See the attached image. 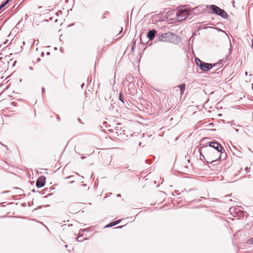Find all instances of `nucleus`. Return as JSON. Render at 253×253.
<instances>
[{"label": "nucleus", "instance_id": "obj_37", "mask_svg": "<svg viewBox=\"0 0 253 253\" xmlns=\"http://www.w3.org/2000/svg\"><path fill=\"white\" fill-rule=\"evenodd\" d=\"M80 236L78 237V238L77 239V241H79V242H81L82 240H80L79 239L80 238Z\"/></svg>", "mask_w": 253, "mask_h": 253}, {"label": "nucleus", "instance_id": "obj_1", "mask_svg": "<svg viewBox=\"0 0 253 253\" xmlns=\"http://www.w3.org/2000/svg\"><path fill=\"white\" fill-rule=\"evenodd\" d=\"M157 41L170 42L174 44L178 43L180 41V38L177 35L171 32H167L158 34Z\"/></svg>", "mask_w": 253, "mask_h": 253}, {"label": "nucleus", "instance_id": "obj_33", "mask_svg": "<svg viewBox=\"0 0 253 253\" xmlns=\"http://www.w3.org/2000/svg\"><path fill=\"white\" fill-rule=\"evenodd\" d=\"M123 28L121 27V30H120V32H119V34H120L123 32Z\"/></svg>", "mask_w": 253, "mask_h": 253}, {"label": "nucleus", "instance_id": "obj_21", "mask_svg": "<svg viewBox=\"0 0 253 253\" xmlns=\"http://www.w3.org/2000/svg\"><path fill=\"white\" fill-rule=\"evenodd\" d=\"M211 28H213V29H216V30H217L218 31H219V32H224L225 33V31H224L223 30L220 29V28H217V27H210Z\"/></svg>", "mask_w": 253, "mask_h": 253}, {"label": "nucleus", "instance_id": "obj_36", "mask_svg": "<svg viewBox=\"0 0 253 253\" xmlns=\"http://www.w3.org/2000/svg\"><path fill=\"white\" fill-rule=\"evenodd\" d=\"M22 206L23 207H26V203H22Z\"/></svg>", "mask_w": 253, "mask_h": 253}, {"label": "nucleus", "instance_id": "obj_34", "mask_svg": "<svg viewBox=\"0 0 253 253\" xmlns=\"http://www.w3.org/2000/svg\"><path fill=\"white\" fill-rule=\"evenodd\" d=\"M251 47L253 49V40L252 41V45H251Z\"/></svg>", "mask_w": 253, "mask_h": 253}, {"label": "nucleus", "instance_id": "obj_61", "mask_svg": "<svg viewBox=\"0 0 253 253\" xmlns=\"http://www.w3.org/2000/svg\"><path fill=\"white\" fill-rule=\"evenodd\" d=\"M44 198H47V196H44Z\"/></svg>", "mask_w": 253, "mask_h": 253}, {"label": "nucleus", "instance_id": "obj_54", "mask_svg": "<svg viewBox=\"0 0 253 253\" xmlns=\"http://www.w3.org/2000/svg\"><path fill=\"white\" fill-rule=\"evenodd\" d=\"M57 118L58 120H60V118H59V116H58Z\"/></svg>", "mask_w": 253, "mask_h": 253}, {"label": "nucleus", "instance_id": "obj_48", "mask_svg": "<svg viewBox=\"0 0 253 253\" xmlns=\"http://www.w3.org/2000/svg\"><path fill=\"white\" fill-rule=\"evenodd\" d=\"M7 192H8V191H3V192H2V193H7Z\"/></svg>", "mask_w": 253, "mask_h": 253}, {"label": "nucleus", "instance_id": "obj_12", "mask_svg": "<svg viewBox=\"0 0 253 253\" xmlns=\"http://www.w3.org/2000/svg\"><path fill=\"white\" fill-rule=\"evenodd\" d=\"M143 37H145V35L143 34H142V33L141 34L140 36H139L140 40V42L142 44H147L149 46L151 45L152 44V42H150L149 41H146V40H143Z\"/></svg>", "mask_w": 253, "mask_h": 253}, {"label": "nucleus", "instance_id": "obj_4", "mask_svg": "<svg viewBox=\"0 0 253 253\" xmlns=\"http://www.w3.org/2000/svg\"><path fill=\"white\" fill-rule=\"evenodd\" d=\"M189 15L190 11L186 5L180 7L176 12V17L179 22L186 20Z\"/></svg>", "mask_w": 253, "mask_h": 253}, {"label": "nucleus", "instance_id": "obj_52", "mask_svg": "<svg viewBox=\"0 0 253 253\" xmlns=\"http://www.w3.org/2000/svg\"><path fill=\"white\" fill-rule=\"evenodd\" d=\"M105 18V16L104 15L103 17H102V19H104Z\"/></svg>", "mask_w": 253, "mask_h": 253}, {"label": "nucleus", "instance_id": "obj_62", "mask_svg": "<svg viewBox=\"0 0 253 253\" xmlns=\"http://www.w3.org/2000/svg\"><path fill=\"white\" fill-rule=\"evenodd\" d=\"M41 208V207H39L38 209Z\"/></svg>", "mask_w": 253, "mask_h": 253}, {"label": "nucleus", "instance_id": "obj_41", "mask_svg": "<svg viewBox=\"0 0 253 253\" xmlns=\"http://www.w3.org/2000/svg\"><path fill=\"white\" fill-rule=\"evenodd\" d=\"M108 13V11L105 12L104 13V15H107V14Z\"/></svg>", "mask_w": 253, "mask_h": 253}, {"label": "nucleus", "instance_id": "obj_10", "mask_svg": "<svg viewBox=\"0 0 253 253\" xmlns=\"http://www.w3.org/2000/svg\"><path fill=\"white\" fill-rule=\"evenodd\" d=\"M214 144V145L213 144L211 148L214 150H216V153L218 154L219 153V152H221L222 151L224 150L223 147L217 141L215 140Z\"/></svg>", "mask_w": 253, "mask_h": 253}, {"label": "nucleus", "instance_id": "obj_60", "mask_svg": "<svg viewBox=\"0 0 253 253\" xmlns=\"http://www.w3.org/2000/svg\"><path fill=\"white\" fill-rule=\"evenodd\" d=\"M23 44H25V42H23Z\"/></svg>", "mask_w": 253, "mask_h": 253}, {"label": "nucleus", "instance_id": "obj_23", "mask_svg": "<svg viewBox=\"0 0 253 253\" xmlns=\"http://www.w3.org/2000/svg\"><path fill=\"white\" fill-rule=\"evenodd\" d=\"M136 41L133 42L131 49L133 50L135 47Z\"/></svg>", "mask_w": 253, "mask_h": 253}, {"label": "nucleus", "instance_id": "obj_3", "mask_svg": "<svg viewBox=\"0 0 253 253\" xmlns=\"http://www.w3.org/2000/svg\"><path fill=\"white\" fill-rule=\"evenodd\" d=\"M200 150L201 151H203V152L211 160L210 162L205 160V162L207 163H212L217 160L218 154L216 153V152H215V151L212 149V148L207 147H200Z\"/></svg>", "mask_w": 253, "mask_h": 253}, {"label": "nucleus", "instance_id": "obj_39", "mask_svg": "<svg viewBox=\"0 0 253 253\" xmlns=\"http://www.w3.org/2000/svg\"><path fill=\"white\" fill-rule=\"evenodd\" d=\"M204 197H201L200 198V200H198V201H201L202 199H204Z\"/></svg>", "mask_w": 253, "mask_h": 253}, {"label": "nucleus", "instance_id": "obj_49", "mask_svg": "<svg viewBox=\"0 0 253 253\" xmlns=\"http://www.w3.org/2000/svg\"><path fill=\"white\" fill-rule=\"evenodd\" d=\"M37 60H38V61H39L41 60V59L40 58H38Z\"/></svg>", "mask_w": 253, "mask_h": 253}, {"label": "nucleus", "instance_id": "obj_19", "mask_svg": "<svg viewBox=\"0 0 253 253\" xmlns=\"http://www.w3.org/2000/svg\"><path fill=\"white\" fill-rule=\"evenodd\" d=\"M247 243L249 245L253 244V237L250 238L247 241Z\"/></svg>", "mask_w": 253, "mask_h": 253}, {"label": "nucleus", "instance_id": "obj_29", "mask_svg": "<svg viewBox=\"0 0 253 253\" xmlns=\"http://www.w3.org/2000/svg\"><path fill=\"white\" fill-rule=\"evenodd\" d=\"M42 94H43L45 92V89L43 87H42Z\"/></svg>", "mask_w": 253, "mask_h": 253}, {"label": "nucleus", "instance_id": "obj_35", "mask_svg": "<svg viewBox=\"0 0 253 253\" xmlns=\"http://www.w3.org/2000/svg\"><path fill=\"white\" fill-rule=\"evenodd\" d=\"M72 176H72V175H71V176H68V177H66V179H69V178H71Z\"/></svg>", "mask_w": 253, "mask_h": 253}, {"label": "nucleus", "instance_id": "obj_24", "mask_svg": "<svg viewBox=\"0 0 253 253\" xmlns=\"http://www.w3.org/2000/svg\"><path fill=\"white\" fill-rule=\"evenodd\" d=\"M230 48L229 49V54H230V53H231V47H232V44H231V42H230Z\"/></svg>", "mask_w": 253, "mask_h": 253}, {"label": "nucleus", "instance_id": "obj_50", "mask_svg": "<svg viewBox=\"0 0 253 253\" xmlns=\"http://www.w3.org/2000/svg\"><path fill=\"white\" fill-rule=\"evenodd\" d=\"M50 54V52H47V55H49Z\"/></svg>", "mask_w": 253, "mask_h": 253}, {"label": "nucleus", "instance_id": "obj_57", "mask_svg": "<svg viewBox=\"0 0 253 253\" xmlns=\"http://www.w3.org/2000/svg\"><path fill=\"white\" fill-rule=\"evenodd\" d=\"M73 182H74V181H71V183H73Z\"/></svg>", "mask_w": 253, "mask_h": 253}, {"label": "nucleus", "instance_id": "obj_51", "mask_svg": "<svg viewBox=\"0 0 253 253\" xmlns=\"http://www.w3.org/2000/svg\"><path fill=\"white\" fill-rule=\"evenodd\" d=\"M43 55H44V53H43V52H42V56H43Z\"/></svg>", "mask_w": 253, "mask_h": 253}, {"label": "nucleus", "instance_id": "obj_5", "mask_svg": "<svg viewBox=\"0 0 253 253\" xmlns=\"http://www.w3.org/2000/svg\"><path fill=\"white\" fill-rule=\"evenodd\" d=\"M241 209H243L241 207H231L229 209V211L232 214L235 213V216L236 215L239 217L244 216L245 211L241 210Z\"/></svg>", "mask_w": 253, "mask_h": 253}, {"label": "nucleus", "instance_id": "obj_30", "mask_svg": "<svg viewBox=\"0 0 253 253\" xmlns=\"http://www.w3.org/2000/svg\"><path fill=\"white\" fill-rule=\"evenodd\" d=\"M145 162L148 164H150L151 163V161L149 160H146L145 161Z\"/></svg>", "mask_w": 253, "mask_h": 253}, {"label": "nucleus", "instance_id": "obj_18", "mask_svg": "<svg viewBox=\"0 0 253 253\" xmlns=\"http://www.w3.org/2000/svg\"><path fill=\"white\" fill-rule=\"evenodd\" d=\"M198 151L200 153V159L201 160H205V157L204 156V155L203 154V151H201L200 150V148H198Z\"/></svg>", "mask_w": 253, "mask_h": 253}, {"label": "nucleus", "instance_id": "obj_27", "mask_svg": "<svg viewBox=\"0 0 253 253\" xmlns=\"http://www.w3.org/2000/svg\"><path fill=\"white\" fill-rule=\"evenodd\" d=\"M116 129L117 130H121V129H122V128H121V127H120L119 126H117V127H116Z\"/></svg>", "mask_w": 253, "mask_h": 253}, {"label": "nucleus", "instance_id": "obj_15", "mask_svg": "<svg viewBox=\"0 0 253 253\" xmlns=\"http://www.w3.org/2000/svg\"><path fill=\"white\" fill-rule=\"evenodd\" d=\"M178 87L179 88L180 94L182 95L185 91L186 84H179Z\"/></svg>", "mask_w": 253, "mask_h": 253}, {"label": "nucleus", "instance_id": "obj_6", "mask_svg": "<svg viewBox=\"0 0 253 253\" xmlns=\"http://www.w3.org/2000/svg\"><path fill=\"white\" fill-rule=\"evenodd\" d=\"M128 83L127 86L125 87V89H127L128 93L132 96L135 95L137 92L136 87L134 84L132 82L128 81Z\"/></svg>", "mask_w": 253, "mask_h": 253}, {"label": "nucleus", "instance_id": "obj_20", "mask_svg": "<svg viewBox=\"0 0 253 253\" xmlns=\"http://www.w3.org/2000/svg\"><path fill=\"white\" fill-rule=\"evenodd\" d=\"M203 62V61H201L198 58H195V62H196V63L197 66H198V64H201V62Z\"/></svg>", "mask_w": 253, "mask_h": 253}, {"label": "nucleus", "instance_id": "obj_43", "mask_svg": "<svg viewBox=\"0 0 253 253\" xmlns=\"http://www.w3.org/2000/svg\"><path fill=\"white\" fill-rule=\"evenodd\" d=\"M84 83H83V84L81 85V87H82V88H83V87H84Z\"/></svg>", "mask_w": 253, "mask_h": 253}, {"label": "nucleus", "instance_id": "obj_46", "mask_svg": "<svg viewBox=\"0 0 253 253\" xmlns=\"http://www.w3.org/2000/svg\"><path fill=\"white\" fill-rule=\"evenodd\" d=\"M32 192H36V191H35V189H33V190H32Z\"/></svg>", "mask_w": 253, "mask_h": 253}, {"label": "nucleus", "instance_id": "obj_53", "mask_svg": "<svg viewBox=\"0 0 253 253\" xmlns=\"http://www.w3.org/2000/svg\"><path fill=\"white\" fill-rule=\"evenodd\" d=\"M252 88L253 89V84H252Z\"/></svg>", "mask_w": 253, "mask_h": 253}, {"label": "nucleus", "instance_id": "obj_31", "mask_svg": "<svg viewBox=\"0 0 253 253\" xmlns=\"http://www.w3.org/2000/svg\"><path fill=\"white\" fill-rule=\"evenodd\" d=\"M128 79L130 81V80H132V81H133V77H128Z\"/></svg>", "mask_w": 253, "mask_h": 253}, {"label": "nucleus", "instance_id": "obj_32", "mask_svg": "<svg viewBox=\"0 0 253 253\" xmlns=\"http://www.w3.org/2000/svg\"><path fill=\"white\" fill-rule=\"evenodd\" d=\"M78 122H79L80 123H82V124H83V123H82V120H81L80 119L78 118Z\"/></svg>", "mask_w": 253, "mask_h": 253}, {"label": "nucleus", "instance_id": "obj_47", "mask_svg": "<svg viewBox=\"0 0 253 253\" xmlns=\"http://www.w3.org/2000/svg\"><path fill=\"white\" fill-rule=\"evenodd\" d=\"M85 158V157L82 156V157H81V159H84V158Z\"/></svg>", "mask_w": 253, "mask_h": 253}, {"label": "nucleus", "instance_id": "obj_11", "mask_svg": "<svg viewBox=\"0 0 253 253\" xmlns=\"http://www.w3.org/2000/svg\"><path fill=\"white\" fill-rule=\"evenodd\" d=\"M220 154L217 155V160H224L227 157V154L225 151V150L222 151L221 152H219Z\"/></svg>", "mask_w": 253, "mask_h": 253}, {"label": "nucleus", "instance_id": "obj_45", "mask_svg": "<svg viewBox=\"0 0 253 253\" xmlns=\"http://www.w3.org/2000/svg\"><path fill=\"white\" fill-rule=\"evenodd\" d=\"M121 194H120L117 195V197H121Z\"/></svg>", "mask_w": 253, "mask_h": 253}, {"label": "nucleus", "instance_id": "obj_40", "mask_svg": "<svg viewBox=\"0 0 253 253\" xmlns=\"http://www.w3.org/2000/svg\"><path fill=\"white\" fill-rule=\"evenodd\" d=\"M0 143L2 145H3V146H4V147H6V148L7 147V146H6V145H4V144H3L1 143L0 142Z\"/></svg>", "mask_w": 253, "mask_h": 253}, {"label": "nucleus", "instance_id": "obj_17", "mask_svg": "<svg viewBox=\"0 0 253 253\" xmlns=\"http://www.w3.org/2000/svg\"><path fill=\"white\" fill-rule=\"evenodd\" d=\"M119 99L123 103H125V99L123 97V94L122 92H120L119 94Z\"/></svg>", "mask_w": 253, "mask_h": 253}, {"label": "nucleus", "instance_id": "obj_55", "mask_svg": "<svg viewBox=\"0 0 253 253\" xmlns=\"http://www.w3.org/2000/svg\"><path fill=\"white\" fill-rule=\"evenodd\" d=\"M16 63V61L15 60V61H14V65H15Z\"/></svg>", "mask_w": 253, "mask_h": 253}, {"label": "nucleus", "instance_id": "obj_44", "mask_svg": "<svg viewBox=\"0 0 253 253\" xmlns=\"http://www.w3.org/2000/svg\"><path fill=\"white\" fill-rule=\"evenodd\" d=\"M235 130L236 132H238L239 131V129H236V128H235Z\"/></svg>", "mask_w": 253, "mask_h": 253}, {"label": "nucleus", "instance_id": "obj_2", "mask_svg": "<svg viewBox=\"0 0 253 253\" xmlns=\"http://www.w3.org/2000/svg\"><path fill=\"white\" fill-rule=\"evenodd\" d=\"M207 8H210L211 9L208 12L209 14H214L225 19H227L228 17L227 13L224 9L220 8L216 5H207Z\"/></svg>", "mask_w": 253, "mask_h": 253}, {"label": "nucleus", "instance_id": "obj_7", "mask_svg": "<svg viewBox=\"0 0 253 253\" xmlns=\"http://www.w3.org/2000/svg\"><path fill=\"white\" fill-rule=\"evenodd\" d=\"M198 66L202 71L207 72L210 71L212 67L215 66V64H211L203 62H201V64H198Z\"/></svg>", "mask_w": 253, "mask_h": 253}, {"label": "nucleus", "instance_id": "obj_58", "mask_svg": "<svg viewBox=\"0 0 253 253\" xmlns=\"http://www.w3.org/2000/svg\"><path fill=\"white\" fill-rule=\"evenodd\" d=\"M11 103L14 104L15 102H13Z\"/></svg>", "mask_w": 253, "mask_h": 253}, {"label": "nucleus", "instance_id": "obj_26", "mask_svg": "<svg viewBox=\"0 0 253 253\" xmlns=\"http://www.w3.org/2000/svg\"><path fill=\"white\" fill-rule=\"evenodd\" d=\"M222 62H223L222 60H220L218 61V63H216V64H215V65H216V64H222Z\"/></svg>", "mask_w": 253, "mask_h": 253}, {"label": "nucleus", "instance_id": "obj_59", "mask_svg": "<svg viewBox=\"0 0 253 253\" xmlns=\"http://www.w3.org/2000/svg\"><path fill=\"white\" fill-rule=\"evenodd\" d=\"M121 125L120 124H117V125H118V126H119V125Z\"/></svg>", "mask_w": 253, "mask_h": 253}, {"label": "nucleus", "instance_id": "obj_38", "mask_svg": "<svg viewBox=\"0 0 253 253\" xmlns=\"http://www.w3.org/2000/svg\"><path fill=\"white\" fill-rule=\"evenodd\" d=\"M122 227H123V226H120L116 227V228H122Z\"/></svg>", "mask_w": 253, "mask_h": 253}, {"label": "nucleus", "instance_id": "obj_8", "mask_svg": "<svg viewBox=\"0 0 253 253\" xmlns=\"http://www.w3.org/2000/svg\"><path fill=\"white\" fill-rule=\"evenodd\" d=\"M46 177L43 176H40L36 181V187L37 188H42L43 187L45 184Z\"/></svg>", "mask_w": 253, "mask_h": 253}, {"label": "nucleus", "instance_id": "obj_13", "mask_svg": "<svg viewBox=\"0 0 253 253\" xmlns=\"http://www.w3.org/2000/svg\"><path fill=\"white\" fill-rule=\"evenodd\" d=\"M121 220H122L121 219H118L116 221L111 222L109 223V224H108L107 225H106L105 226V228L111 227L117 225V224H118L119 223H120L121 222Z\"/></svg>", "mask_w": 253, "mask_h": 253}, {"label": "nucleus", "instance_id": "obj_42", "mask_svg": "<svg viewBox=\"0 0 253 253\" xmlns=\"http://www.w3.org/2000/svg\"><path fill=\"white\" fill-rule=\"evenodd\" d=\"M29 69L31 70H33V68L32 67H29Z\"/></svg>", "mask_w": 253, "mask_h": 253}, {"label": "nucleus", "instance_id": "obj_28", "mask_svg": "<svg viewBox=\"0 0 253 253\" xmlns=\"http://www.w3.org/2000/svg\"><path fill=\"white\" fill-rule=\"evenodd\" d=\"M249 169H250V168H249L248 167H246L245 168V170L246 171L247 173L249 172Z\"/></svg>", "mask_w": 253, "mask_h": 253}, {"label": "nucleus", "instance_id": "obj_25", "mask_svg": "<svg viewBox=\"0 0 253 253\" xmlns=\"http://www.w3.org/2000/svg\"><path fill=\"white\" fill-rule=\"evenodd\" d=\"M191 42L192 43H193V41H194V38L193 36H192L190 39H189V42H191Z\"/></svg>", "mask_w": 253, "mask_h": 253}, {"label": "nucleus", "instance_id": "obj_56", "mask_svg": "<svg viewBox=\"0 0 253 253\" xmlns=\"http://www.w3.org/2000/svg\"><path fill=\"white\" fill-rule=\"evenodd\" d=\"M48 206H49V205H47L45 206V207H48Z\"/></svg>", "mask_w": 253, "mask_h": 253}, {"label": "nucleus", "instance_id": "obj_9", "mask_svg": "<svg viewBox=\"0 0 253 253\" xmlns=\"http://www.w3.org/2000/svg\"><path fill=\"white\" fill-rule=\"evenodd\" d=\"M158 31L154 29L150 30L146 34V38L148 39L149 41H152L154 39Z\"/></svg>", "mask_w": 253, "mask_h": 253}, {"label": "nucleus", "instance_id": "obj_22", "mask_svg": "<svg viewBox=\"0 0 253 253\" xmlns=\"http://www.w3.org/2000/svg\"><path fill=\"white\" fill-rule=\"evenodd\" d=\"M48 191L47 188H45L42 191L41 194H44L46 193V192H47Z\"/></svg>", "mask_w": 253, "mask_h": 253}, {"label": "nucleus", "instance_id": "obj_14", "mask_svg": "<svg viewBox=\"0 0 253 253\" xmlns=\"http://www.w3.org/2000/svg\"><path fill=\"white\" fill-rule=\"evenodd\" d=\"M214 142H215V140L212 141H208V142H206V144H201L200 147H207L211 148L212 145L213 144L214 145Z\"/></svg>", "mask_w": 253, "mask_h": 253}, {"label": "nucleus", "instance_id": "obj_16", "mask_svg": "<svg viewBox=\"0 0 253 253\" xmlns=\"http://www.w3.org/2000/svg\"><path fill=\"white\" fill-rule=\"evenodd\" d=\"M12 0H6L0 4V10Z\"/></svg>", "mask_w": 253, "mask_h": 253}]
</instances>
